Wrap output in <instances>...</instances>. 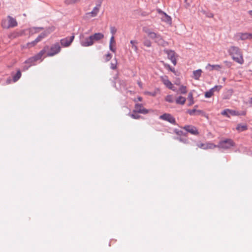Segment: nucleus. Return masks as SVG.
I'll return each instance as SVG.
<instances>
[{
    "label": "nucleus",
    "mask_w": 252,
    "mask_h": 252,
    "mask_svg": "<svg viewBox=\"0 0 252 252\" xmlns=\"http://www.w3.org/2000/svg\"><path fill=\"white\" fill-rule=\"evenodd\" d=\"M110 29H111V32L112 33V34L113 35L117 31L116 28L115 27H111Z\"/></svg>",
    "instance_id": "obj_51"
},
{
    "label": "nucleus",
    "mask_w": 252,
    "mask_h": 252,
    "mask_svg": "<svg viewBox=\"0 0 252 252\" xmlns=\"http://www.w3.org/2000/svg\"><path fill=\"white\" fill-rule=\"evenodd\" d=\"M249 103L251 104H252V97L250 98Z\"/></svg>",
    "instance_id": "obj_63"
},
{
    "label": "nucleus",
    "mask_w": 252,
    "mask_h": 252,
    "mask_svg": "<svg viewBox=\"0 0 252 252\" xmlns=\"http://www.w3.org/2000/svg\"><path fill=\"white\" fill-rule=\"evenodd\" d=\"M130 117L134 119H139L141 118V116L136 114H130Z\"/></svg>",
    "instance_id": "obj_43"
},
{
    "label": "nucleus",
    "mask_w": 252,
    "mask_h": 252,
    "mask_svg": "<svg viewBox=\"0 0 252 252\" xmlns=\"http://www.w3.org/2000/svg\"><path fill=\"white\" fill-rule=\"evenodd\" d=\"M157 36V37L155 38V39H154V41L158 45L164 47L168 44L167 42L165 41L163 39L162 36L160 34H158Z\"/></svg>",
    "instance_id": "obj_15"
},
{
    "label": "nucleus",
    "mask_w": 252,
    "mask_h": 252,
    "mask_svg": "<svg viewBox=\"0 0 252 252\" xmlns=\"http://www.w3.org/2000/svg\"><path fill=\"white\" fill-rule=\"evenodd\" d=\"M130 43L131 44V47L135 52H137L138 49L137 46L138 42L136 40H131L130 41Z\"/></svg>",
    "instance_id": "obj_24"
},
{
    "label": "nucleus",
    "mask_w": 252,
    "mask_h": 252,
    "mask_svg": "<svg viewBox=\"0 0 252 252\" xmlns=\"http://www.w3.org/2000/svg\"><path fill=\"white\" fill-rule=\"evenodd\" d=\"M222 86L221 85H216L211 89L214 92L215 91L219 92Z\"/></svg>",
    "instance_id": "obj_39"
},
{
    "label": "nucleus",
    "mask_w": 252,
    "mask_h": 252,
    "mask_svg": "<svg viewBox=\"0 0 252 252\" xmlns=\"http://www.w3.org/2000/svg\"><path fill=\"white\" fill-rule=\"evenodd\" d=\"M185 129L187 132L194 135H197L199 134V132L197 128L192 125H186L182 127Z\"/></svg>",
    "instance_id": "obj_8"
},
{
    "label": "nucleus",
    "mask_w": 252,
    "mask_h": 252,
    "mask_svg": "<svg viewBox=\"0 0 252 252\" xmlns=\"http://www.w3.org/2000/svg\"><path fill=\"white\" fill-rule=\"evenodd\" d=\"M234 38L237 41L252 39V33L248 32H237L234 35Z\"/></svg>",
    "instance_id": "obj_6"
},
{
    "label": "nucleus",
    "mask_w": 252,
    "mask_h": 252,
    "mask_svg": "<svg viewBox=\"0 0 252 252\" xmlns=\"http://www.w3.org/2000/svg\"><path fill=\"white\" fill-rule=\"evenodd\" d=\"M240 115V113L238 111H235V114H233L232 116H239Z\"/></svg>",
    "instance_id": "obj_55"
},
{
    "label": "nucleus",
    "mask_w": 252,
    "mask_h": 252,
    "mask_svg": "<svg viewBox=\"0 0 252 252\" xmlns=\"http://www.w3.org/2000/svg\"><path fill=\"white\" fill-rule=\"evenodd\" d=\"M115 63H111V68L113 70L116 69L117 68V61L116 59L115 58Z\"/></svg>",
    "instance_id": "obj_40"
},
{
    "label": "nucleus",
    "mask_w": 252,
    "mask_h": 252,
    "mask_svg": "<svg viewBox=\"0 0 252 252\" xmlns=\"http://www.w3.org/2000/svg\"><path fill=\"white\" fill-rule=\"evenodd\" d=\"M49 49L48 45H46L44 48L37 54L33 57H30L26 60L24 62L25 64H29L31 66L35 64V63L41 59L43 56L46 53V52Z\"/></svg>",
    "instance_id": "obj_2"
},
{
    "label": "nucleus",
    "mask_w": 252,
    "mask_h": 252,
    "mask_svg": "<svg viewBox=\"0 0 252 252\" xmlns=\"http://www.w3.org/2000/svg\"><path fill=\"white\" fill-rule=\"evenodd\" d=\"M137 99L139 101H141L142 100V98L141 96H138L137 97Z\"/></svg>",
    "instance_id": "obj_60"
},
{
    "label": "nucleus",
    "mask_w": 252,
    "mask_h": 252,
    "mask_svg": "<svg viewBox=\"0 0 252 252\" xmlns=\"http://www.w3.org/2000/svg\"><path fill=\"white\" fill-rule=\"evenodd\" d=\"M174 139L175 140H177L179 141L180 142L183 143L184 144H188L189 143L188 139L185 136H183V137L178 136L176 137H174Z\"/></svg>",
    "instance_id": "obj_23"
},
{
    "label": "nucleus",
    "mask_w": 252,
    "mask_h": 252,
    "mask_svg": "<svg viewBox=\"0 0 252 252\" xmlns=\"http://www.w3.org/2000/svg\"><path fill=\"white\" fill-rule=\"evenodd\" d=\"M195 112H197L199 113H200L201 112V111H200V110H196L195 109H189L187 111L188 113L191 116L194 115Z\"/></svg>",
    "instance_id": "obj_36"
},
{
    "label": "nucleus",
    "mask_w": 252,
    "mask_h": 252,
    "mask_svg": "<svg viewBox=\"0 0 252 252\" xmlns=\"http://www.w3.org/2000/svg\"><path fill=\"white\" fill-rule=\"evenodd\" d=\"M197 146L203 149H205V144L204 143H198L197 144Z\"/></svg>",
    "instance_id": "obj_49"
},
{
    "label": "nucleus",
    "mask_w": 252,
    "mask_h": 252,
    "mask_svg": "<svg viewBox=\"0 0 252 252\" xmlns=\"http://www.w3.org/2000/svg\"><path fill=\"white\" fill-rule=\"evenodd\" d=\"M171 89H170V90L173 91H176V89L175 88V87L173 86V85L172 84V86L171 87Z\"/></svg>",
    "instance_id": "obj_58"
},
{
    "label": "nucleus",
    "mask_w": 252,
    "mask_h": 252,
    "mask_svg": "<svg viewBox=\"0 0 252 252\" xmlns=\"http://www.w3.org/2000/svg\"><path fill=\"white\" fill-rule=\"evenodd\" d=\"M165 100L170 103L173 102V99L172 95H168L165 98Z\"/></svg>",
    "instance_id": "obj_42"
},
{
    "label": "nucleus",
    "mask_w": 252,
    "mask_h": 252,
    "mask_svg": "<svg viewBox=\"0 0 252 252\" xmlns=\"http://www.w3.org/2000/svg\"><path fill=\"white\" fill-rule=\"evenodd\" d=\"M249 14H250L251 16H252V10H250V11H249Z\"/></svg>",
    "instance_id": "obj_64"
},
{
    "label": "nucleus",
    "mask_w": 252,
    "mask_h": 252,
    "mask_svg": "<svg viewBox=\"0 0 252 252\" xmlns=\"http://www.w3.org/2000/svg\"><path fill=\"white\" fill-rule=\"evenodd\" d=\"M213 93L214 92H213V91L211 89H210L209 91L205 92L204 95L205 97L206 98H210L213 95Z\"/></svg>",
    "instance_id": "obj_38"
},
{
    "label": "nucleus",
    "mask_w": 252,
    "mask_h": 252,
    "mask_svg": "<svg viewBox=\"0 0 252 252\" xmlns=\"http://www.w3.org/2000/svg\"><path fill=\"white\" fill-rule=\"evenodd\" d=\"M188 99H189V101L188 104V105L189 106L192 105L194 103L193 94H192V92L189 93V94H188Z\"/></svg>",
    "instance_id": "obj_30"
},
{
    "label": "nucleus",
    "mask_w": 252,
    "mask_h": 252,
    "mask_svg": "<svg viewBox=\"0 0 252 252\" xmlns=\"http://www.w3.org/2000/svg\"><path fill=\"white\" fill-rule=\"evenodd\" d=\"M240 113V115L245 116L246 114V112L245 111H242Z\"/></svg>",
    "instance_id": "obj_57"
},
{
    "label": "nucleus",
    "mask_w": 252,
    "mask_h": 252,
    "mask_svg": "<svg viewBox=\"0 0 252 252\" xmlns=\"http://www.w3.org/2000/svg\"><path fill=\"white\" fill-rule=\"evenodd\" d=\"M7 18L8 19V26H6L4 25V23L2 22V26L3 28L8 29L10 28H13L17 26L18 23L15 19H14V18L9 15L7 16Z\"/></svg>",
    "instance_id": "obj_13"
},
{
    "label": "nucleus",
    "mask_w": 252,
    "mask_h": 252,
    "mask_svg": "<svg viewBox=\"0 0 252 252\" xmlns=\"http://www.w3.org/2000/svg\"><path fill=\"white\" fill-rule=\"evenodd\" d=\"M164 16L162 18V20L168 24L171 23V18L170 16L168 15L166 13H164Z\"/></svg>",
    "instance_id": "obj_26"
},
{
    "label": "nucleus",
    "mask_w": 252,
    "mask_h": 252,
    "mask_svg": "<svg viewBox=\"0 0 252 252\" xmlns=\"http://www.w3.org/2000/svg\"><path fill=\"white\" fill-rule=\"evenodd\" d=\"M233 60L239 63H243V59L240 49L236 46H232L228 50Z\"/></svg>",
    "instance_id": "obj_1"
},
{
    "label": "nucleus",
    "mask_w": 252,
    "mask_h": 252,
    "mask_svg": "<svg viewBox=\"0 0 252 252\" xmlns=\"http://www.w3.org/2000/svg\"><path fill=\"white\" fill-rule=\"evenodd\" d=\"M174 133H175L177 135L179 136H183L187 137V133L186 132H183L182 130H179L178 129H174Z\"/></svg>",
    "instance_id": "obj_29"
},
{
    "label": "nucleus",
    "mask_w": 252,
    "mask_h": 252,
    "mask_svg": "<svg viewBox=\"0 0 252 252\" xmlns=\"http://www.w3.org/2000/svg\"><path fill=\"white\" fill-rule=\"evenodd\" d=\"M138 84L140 87H142V83L141 82H139L138 83Z\"/></svg>",
    "instance_id": "obj_62"
},
{
    "label": "nucleus",
    "mask_w": 252,
    "mask_h": 252,
    "mask_svg": "<svg viewBox=\"0 0 252 252\" xmlns=\"http://www.w3.org/2000/svg\"><path fill=\"white\" fill-rule=\"evenodd\" d=\"M224 63L226 64V65L228 66V67H230L231 65V63L229 62H227V61H225L224 62Z\"/></svg>",
    "instance_id": "obj_54"
},
{
    "label": "nucleus",
    "mask_w": 252,
    "mask_h": 252,
    "mask_svg": "<svg viewBox=\"0 0 252 252\" xmlns=\"http://www.w3.org/2000/svg\"><path fill=\"white\" fill-rule=\"evenodd\" d=\"M235 145V142L231 139L227 138L221 140L217 145V147L223 149H229Z\"/></svg>",
    "instance_id": "obj_3"
},
{
    "label": "nucleus",
    "mask_w": 252,
    "mask_h": 252,
    "mask_svg": "<svg viewBox=\"0 0 252 252\" xmlns=\"http://www.w3.org/2000/svg\"><path fill=\"white\" fill-rule=\"evenodd\" d=\"M109 44H114V45H115V44H116V42L114 40V37L113 35H112L110 38Z\"/></svg>",
    "instance_id": "obj_48"
},
{
    "label": "nucleus",
    "mask_w": 252,
    "mask_h": 252,
    "mask_svg": "<svg viewBox=\"0 0 252 252\" xmlns=\"http://www.w3.org/2000/svg\"><path fill=\"white\" fill-rule=\"evenodd\" d=\"M31 66L29 64H26V65L23 66V70L24 71L27 70Z\"/></svg>",
    "instance_id": "obj_50"
},
{
    "label": "nucleus",
    "mask_w": 252,
    "mask_h": 252,
    "mask_svg": "<svg viewBox=\"0 0 252 252\" xmlns=\"http://www.w3.org/2000/svg\"><path fill=\"white\" fill-rule=\"evenodd\" d=\"M146 94H148L150 95H151V96H155L156 95V92H147L146 93Z\"/></svg>",
    "instance_id": "obj_52"
},
{
    "label": "nucleus",
    "mask_w": 252,
    "mask_h": 252,
    "mask_svg": "<svg viewBox=\"0 0 252 252\" xmlns=\"http://www.w3.org/2000/svg\"><path fill=\"white\" fill-rule=\"evenodd\" d=\"M163 52L167 55L168 59L175 65L177 63V61L175 58L176 53L175 51L172 50L165 49L163 50Z\"/></svg>",
    "instance_id": "obj_7"
},
{
    "label": "nucleus",
    "mask_w": 252,
    "mask_h": 252,
    "mask_svg": "<svg viewBox=\"0 0 252 252\" xmlns=\"http://www.w3.org/2000/svg\"><path fill=\"white\" fill-rule=\"evenodd\" d=\"M161 62L163 63V64L164 66L166 69H168L170 71H171L173 73H174L175 75H176V72L174 68L172 67L169 64L166 63H164V62Z\"/></svg>",
    "instance_id": "obj_28"
},
{
    "label": "nucleus",
    "mask_w": 252,
    "mask_h": 252,
    "mask_svg": "<svg viewBox=\"0 0 252 252\" xmlns=\"http://www.w3.org/2000/svg\"><path fill=\"white\" fill-rule=\"evenodd\" d=\"M186 100V99L185 97H184L182 96H180L176 100V102L177 104L183 105L185 104Z\"/></svg>",
    "instance_id": "obj_25"
},
{
    "label": "nucleus",
    "mask_w": 252,
    "mask_h": 252,
    "mask_svg": "<svg viewBox=\"0 0 252 252\" xmlns=\"http://www.w3.org/2000/svg\"><path fill=\"white\" fill-rule=\"evenodd\" d=\"M159 119L167 121L169 122L170 123L175 125L176 124V120L175 119L173 116H172L171 114L168 113H165L161 116H159Z\"/></svg>",
    "instance_id": "obj_10"
},
{
    "label": "nucleus",
    "mask_w": 252,
    "mask_h": 252,
    "mask_svg": "<svg viewBox=\"0 0 252 252\" xmlns=\"http://www.w3.org/2000/svg\"><path fill=\"white\" fill-rule=\"evenodd\" d=\"M179 91L182 94H186L187 93L186 86L181 85L179 88Z\"/></svg>",
    "instance_id": "obj_34"
},
{
    "label": "nucleus",
    "mask_w": 252,
    "mask_h": 252,
    "mask_svg": "<svg viewBox=\"0 0 252 252\" xmlns=\"http://www.w3.org/2000/svg\"><path fill=\"white\" fill-rule=\"evenodd\" d=\"M175 84L177 85H179L180 84V82L179 80H176V82L175 83Z\"/></svg>",
    "instance_id": "obj_59"
},
{
    "label": "nucleus",
    "mask_w": 252,
    "mask_h": 252,
    "mask_svg": "<svg viewBox=\"0 0 252 252\" xmlns=\"http://www.w3.org/2000/svg\"><path fill=\"white\" fill-rule=\"evenodd\" d=\"M134 108L135 109L133 111V113H138L143 114H146L149 112V110L144 108L142 104H135Z\"/></svg>",
    "instance_id": "obj_11"
},
{
    "label": "nucleus",
    "mask_w": 252,
    "mask_h": 252,
    "mask_svg": "<svg viewBox=\"0 0 252 252\" xmlns=\"http://www.w3.org/2000/svg\"><path fill=\"white\" fill-rule=\"evenodd\" d=\"M202 72V71L200 69L193 71L192 77L195 80H199L200 77L201 76Z\"/></svg>",
    "instance_id": "obj_22"
},
{
    "label": "nucleus",
    "mask_w": 252,
    "mask_h": 252,
    "mask_svg": "<svg viewBox=\"0 0 252 252\" xmlns=\"http://www.w3.org/2000/svg\"><path fill=\"white\" fill-rule=\"evenodd\" d=\"M105 56H106V58H105L106 62H108L112 58V55L110 53H108V54H107Z\"/></svg>",
    "instance_id": "obj_45"
},
{
    "label": "nucleus",
    "mask_w": 252,
    "mask_h": 252,
    "mask_svg": "<svg viewBox=\"0 0 252 252\" xmlns=\"http://www.w3.org/2000/svg\"><path fill=\"white\" fill-rule=\"evenodd\" d=\"M39 32L38 30H33V27L31 28L30 29V32L31 34H33Z\"/></svg>",
    "instance_id": "obj_44"
},
{
    "label": "nucleus",
    "mask_w": 252,
    "mask_h": 252,
    "mask_svg": "<svg viewBox=\"0 0 252 252\" xmlns=\"http://www.w3.org/2000/svg\"><path fill=\"white\" fill-rule=\"evenodd\" d=\"M21 72L20 70H18L16 73L13 76V81L14 82L17 81L21 77Z\"/></svg>",
    "instance_id": "obj_27"
},
{
    "label": "nucleus",
    "mask_w": 252,
    "mask_h": 252,
    "mask_svg": "<svg viewBox=\"0 0 252 252\" xmlns=\"http://www.w3.org/2000/svg\"><path fill=\"white\" fill-rule=\"evenodd\" d=\"M49 47V49L46 52V56L51 57L55 56L61 51V47L59 43H56L53 44L51 47Z\"/></svg>",
    "instance_id": "obj_4"
},
{
    "label": "nucleus",
    "mask_w": 252,
    "mask_h": 252,
    "mask_svg": "<svg viewBox=\"0 0 252 252\" xmlns=\"http://www.w3.org/2000/svg\"><path fill=\"white\" fill-rule=\"evenodd\" d=\"M55 31V27L53 26L49 27L45 29L44 32H41L36 38L38 42L41 41L43 39L47 37L49 34Z\"/></svg>",
    "instance_id": "obj_5"
},
{
    "label": "nucleus",
    "mask_w": 252,
    "mask_h": 252,
    "mask_svg": "<svg viewBox=\"0 0 252 252\" xmlns=\"http://www.w3.org/2000/svg\"><path fill=\"white\" fill-rule=\"evenodd\" d=\"M161 80L163 82L164 85L166 86L168 89H171L172 83L169 81L167 76H161Z\"/></svg>",
    "instance_id": "obj_18"
},
{
    "label": "nucleus",
    "mask_w": 252,
    "mask_h": 252,
    "mask_svg": "<svg viewBox=\"0 0 252 252\" xmlns=\"http://www.w3.org/2000/svg\"><path fill=\"white\" fill-rule=\"evenodd\" d=\"M10 82H11V80H10V79H7V80H6V82H7V84L10 83Z\"/></svg>",
    "instance_id": "obj_61"
},
{
    "label": "nucleus",
    "mask_w": 252,
    "mask_h": 252,
    "mask_svg": "<svg viewBox=\"0 0 252 252\" xmlns=\"http://www.w3.org/2000/svg\"><path fill=\"white\" fill-rule=\"evenodd\" d=\"M221 114L226 116L227 118H230V116H232L233 114H235V110L226 109L223 110L221 112Z\"/></svg>",
    "instance_id": "obj_20"
},
{
    "label": "nucleus",
    "mask_w": 252,
    "mask_h": 252,
    "mask_svg": "<svg viewBox=\"0 0 252 252\" xmlns=\"http://www.w3.org/2000/svg\"><path fill=\"white\" fill-rule=\"evenodd\" d=\"M98 12H99V9L97 8V7L95 6L93 10L91 12L88 13V14H91L92 17H95L97 15Z\"/></svg>",
    "instance_id": "obj_31"
},
{
    "label": "nucleus",
    "mask_w": 252,
    "mask_h": 252,
    "mask_svg": "<svg viewBox=\"0 0 252 252\" xmlns=\"http://www.w3.org/2000/svg\"><path fill=\"white\" fill-rule=\"evenodd\" d=\"M109 49L113 53H115L116 51V48L113 46V44H109Z\"/></svg>",
    "instance_id": "obj_47"
},
{
    "label": "nucleus",
    "mask_w": 252,
    "mask_h": 252,
    "mask_svg": "<svg viewBox=\"0 0 252 252\" xmlns=\"http://www.w3.org/2000/svg\"><path fill=\"white\" fill-rule=\"evenodd\" d=\"M37 43H38V41H37V40L35 39L34 40L31 42H29L27 43V46L29 47V48H31V47H32L33 46H34Z\"/></svg>",
    "instance_id": "obj_35"
},
{
    "label": "nucleus",
    "mask_w": 252,
    "mask_h": 252,
    "mask_svg": "<svg viewBox=\"0 0 252 252\" xmlns=\"http://www.w3.org/2000/svg\"><path fill=\"white\" fill-rule=\"evenodd\" d=\"M142 30L147 34L150 38L153 40H154L156 37H157V36L158 34L151 31L148 28L146 27H144L142 28Z\"/></svg>",
    "instance_id": "obj_14"
},
{
    "label": "nucleus",
    "mask_w": 252,
    "mask_h": 252,
    "mask_svg": "<svg viewBox=\"0 0 252 252\" xmlns=\"http://www.w3.org/2000/svg\"><path fill=\"white\" fill-rule=\"evenodd\" d=\"M118 82L119 83V86H120L119 88L116 87L115 81H113V86L115 88H116L117 89H120V90H121L122 89H126V85L127 84H126V81L125 80L119 79L118 80Z\"/></svg>",
    "instance_id": "obj_16"
},
{
    "label": "nucleus",
    "mask_w": 252,
    "mask_h": 252,
    "mask_svg": "<svg viewBox=\"0 0 252 252\" xmlns=\"http://www.w3.org/2000/svg\"><path fill=\"white\" fill-rule=\"evenodd\" d=\"M203 13L205 14L207 17L209 18H212L214 16V14L212 13L208 12L205 11H202Z\"/></svg>",
    "instance_id": "obj_41"
},
{
    "label": "nucleus",
    "mask_w": 252,
    "mask_h": 252,
    "mask_svg": "<svg viewBox=\"0 0 252 252\" xmlns=\"http://www.w3.org/2000/svg\"><path fill=\"white\" fill-rule=\"evenodd\" d=\"M74 39V35L73 34L70 36L66 37L60 40L61 45L65 47H68L71 44Z\"/></svg>",
    "instance_id": "obj_9"
},
{
    "label": "nucleus",
    "mask_w": 252,
    "mask_h": 252,
    "mask_svg": "<svg viewBox=\"0 0 252 252\" xmlns=\"http://www.w3.org/2000/svg\"><path fill=\"white\" fill-rule=\"evenodd\" d=\"M217 147V145H216L211 143H208L205 144V150L208 149H214Z\"/></svg>",
    "instance_id": "obj_32"
},
{
    "label": "nucleus",
    "mask_w": 252,
    "mask_h": 252,
    "mask_svg": "<svg viewBox=\"0 0 252 252\" xmlns=\"http://www.w3.org/2000/svg\"><path fill=\"white\" fill-rule=\"evenodd\" d=\"M43 29V27H33V30H38L39 31Z\"/></svg>",
    "instance_id": "obj_53"
},
{
    "label": "nucleus",
    "mask_w": 252,
    "mask_h": 252,
    "mask_svg": "<svg viewBox=\"0 0 252 252\" xmlns=\"http://www.w3.org/2000/svg\"><path fill=\"white\" fill-rule=\"evenodd\" d=\"M206 69L212 71L213 70H220L221 68V66L219 64L211 65L208 63L206 66Z\"/></svg>",
    "instance_id": "obj_19"
},
{
    "label": "nucleus",
    "mask_w": 252,
    "mask_h": 252,
    "mask_svg": "<svg viewBox=\"0 0 252 252\" xmlns=\"http://www.w3.org/2000/svg\"><path fill=\"white\" fill-rule=\"evenodd\" d=\"M158 12V13L159 14H163L164 15V13H165L164 12H163V11H162L161 9H158L157 10Z\"/></svg>",
    "instance_id": "obj_56"
},
{
    "label": "nucleus",
    "mask_w": 252,
    "mask_h": 252,
    "mask_svg": "<svg viewBox=\"0 0 252 252\" xmlns=\"http://www.w3.org/2000/svg\"><path fill=\"white\" fill-rule=\"evenodd\" d=\"M143 44L144 46L147 47H150L152 46V43L151 41L148 39H145L143 41Z\"/></svg>",
    "instance_id": "obj_37"
},
{
    "label": "nucleus",
    "mask_w": 252,
    "mask_h": 252,
    "mask_svg": "<svg viewBox=\"0 0 252 252\" xmlns=\"http://www.w3.org/2000/svg\"><path fill=\"white\" fill-rule=\"evenodd\" d=\"M80 0H65L64 3L67 5L77 3L80 1Z\"/></svg>",
    "instance_id": "obj_33"
},
{
    "label": "nucleus",
    "mask_w": 252,
    "mask_h": 252,
    "mask_svg": "<svg viewBox=\"0 0 252 252\" xmlns=\"http://www.w3.org/2000/svg\"><path fill=\"white\" fill-rule=\"evenodd\" d=\"M103 0H98L96 1V6L95 7H97V8L99 9L101 5L102 2Z\"/></svg>",
    "instance_id": "obj_46"
},
{
    "label": "nucleus",
    "mask_w": 252,
    "mask_h": 252,
    "mask_svg": "<svg viewBox=\"0 0 252 252\" xmlns=\"http://www.w3.org/2000/svg\"><path fill=\"white\" fill-rule=\"evenodd\" d=\"M92 38V40L93 41V43L94 41H98L104 37V35L103 33L101 32L95 33L94 34L91 35Z\"/></svg>",
    "instance_id": "obj_17"
},
{
    "label": "nucleus",
    "mask_w": 252,
    "mask_h": 252,
    "mask_svg": "<svg viewBox=\"0 0 252 252\" xmlns=\"http://www.w3.org/2000/svg\"><path fill=\"white\" fill-rule=\"evenodd\" d=\"M80 44L83 47H88L94 44L91 35L85 38L83 37L80 39Z\"/></svg>",
    "instance_id": "obj_12"
},
{
    "label": "nucleus",
    "mask_w": 252,
    "mask_h": 252,
    "mask_svg": "<svg viewBox=\"0 0 252 252\" xmlns=\"http://www.w3.org/2000/svg\"><path fill=\"white\" fill-rule=\"evenodd\" d=\"M236 128L239 132H242L248 129V126L246 124H239Z\"/></svg>",
    "instance_id": "obj_21"
}]
</instances>
